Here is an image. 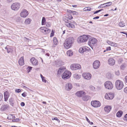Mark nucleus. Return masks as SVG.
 I'll return each mask as SVG.
<instances>
[{"mask_svg":"<svg viewBox=\"0 0 127 127\" xmlns=\"http://www.w3.org/2000/svg\"><path fill=\"white\" fill-rule=\"evenodd\" d=\"M74 38L72 37H70L66 39L64 43L65 48L67 49L71 47L74 43Z\"/></svg>","mask_w":127,"mask_h":127,"instance_id":"f257e3e1","label":"nucleus"},{"mask_svg":"<svg viewBox=\"0 0 127 127\" xmlns=\"http://www.w3.org/2000/svg\"><path fill=\"white\" fill-rule=\"evenodd\" d=\"M90 37V36L89 35H84L78 37L77 41L79 43L86 42L88 41Z\"/></svg>","mask_w":127,"mask_h":127,"instance_id":"f03ea898","label":"nucleus"},{"mask_svg":"<svg viewBox=\"0 0 127 127\" xmlns=\"http://www.w3.org/2000/svg\"><path fill=\"white\" fill-rule=\"evenodd\" d=\"M115 85L116 88L118 90H121L124 86L123 82L119 80H117L116 81Z\"/></svg>","mask_w":127,"mask_h":127,"instance_id":"7ed1b4c3","label":"nucleus"},{"mask_svg":"<svg viewBox=\"0 0 127 127\" xmlns=\"http://www.w3.org/2000/svg\"><path fill=\"white\" fill-rule=\"evenodd\" d=\"M20 4L18 2L13 3L11 6V9L13 10L16 11L18 10L20 8Z\"/></svg>","mask_w":127,"mask_h":127,"instance_id":"20e7f679","label":"nucleus"},{"mask_svg":"<svg viewBox=\"0 0 127 127\" xmlns=\"http://www.w3.org/2000/svg\"><path fill=\"white\" fill-rule=\"evenodd\" d=\"M71 73L69 71H65L62 75V77L64 79H67L70 78L71 76Z\"/></svg>","mask_w":127,"mask_h":127,"instance_id":"39448f33","label":"nucleus"},{"mask_svg":"<svg viewBox=\"0 0 127 127\" xmlns=\"http://www.w3.org/2000/svg\"><path fill=\"white\" fill-rule=\"evenodd\" d=\"M97 41V39L94 38H90L88 42V44L92 48V46L95 45Z\"/></svg>","mask_w":127,"mask_h":127,"instance_id":"423d86ee","label":"nucleus"},{"mask_svg":"<svg viewBox=\"0 0 127 127\" xmlns=\"http://www.w3.org/2000/svg\"><path fill=\"white\" fill-rule=\"evenodd\" d=\"M63 20L65 22V25L67 27L71 28H75L74 25L69 23L70 22L67 18H64Z\"/></svg>","mask_w":127,"mask_h":127,"instance_id":"0eeeda50","label":"nucleus"},{"mask_svg":"<svg viewBox=\"0 0 127 127\" xmlns=\"http://www.w3.org/2000/svg\"><path fill=\"white\" fill-rule=\"evenodd\" d=\"M104 85L105 88L108 89H111L113 87L112 83L111 82L109 81L105 82L104 84Z\"/></svg>","mask_w":127,"mask_h":127,"instance_id":"6e6552de","label":"nucleus"},{"mask_svg":"<svg viewBox=\"0 0 127 127\" xmlns=\"http://www.w3.org/2000/svg\"><path fill=\"white\" fill-rule=\"evenodd\" d=\"M70 68L72 70L79 69L81 68V65L78 64H74L71 65Z\"/></svg>","mask_w":127,"mask_h":127,"instance_id":"1a4fd4ad","label":"nucleus"},{"mask_svg":"<svg viewBox=\"0 0 127 127\" xmlns=\"http://www.w3.org/2000/svg\"><path fill=\"white\" fill-rule=\"evenodd\" d=\"M39 30L41 32L45 34H47L50 32L51 30L48 28L45 27H42L40 28Z\"/></svg>","mask_w":127,"mask_h":127,"instance_id":"9d476101","label":"nucleus"},{"mask_svg":"<svg viewBox=\"0 0 127 127\" xmlns=\"http://www.w3.org/2000/svg\"><path fill=\"white\" fill-rule=\"evenodd\" d=\"M114 95L113 93H106L105 95V97L107 99L111 100L114 97Z\"/></svg>","mask_w":127,"mask_h":127,"instance_id":"9b49d317","label":"nucleus"},{"mask_svg":"<svg viewBox=\"0 0 127 127\" xmlns=\"http://www.w3.org/2000/svg\"><path fill=\"white\" fill-rule=\"evenodd\" d=\"M91 104L93 106L95 107H99L101 105L100 102L97 100L92 101Z\"/></svg>","mask_w":127,"mask_h":127,"instance_id":"f8f14e48","label":"nucleus"},{"mask_svg":"<svg viewBox=\"0 0 127 127\" xmlns=\"http://www.w3.org/2000/svg\"><path fill=\"white\" fill-rule=\"evenodd\" d=\"M82 76L85 79L89 80H90L91 78L92 75L89 73H84L82 74Z\"/></svg>","mask_w":127,"mask_h":127,"instance_id":"ddd939ff","label":"nucleus"},{"mask_svg":"<svg viewBox=\"0 0 127 127\" xmlns=\"http://www.w3.org/2000/svg\"><path fill=\"white\" fill-rule=\"evenodd\" d=\"M90 49L87 47L84 46L81 47L79 50V52L80 53H83L87 51L90 50Z\"/></svg>","mask_w":127,"mask_h":127,"instance_id":"4468645a","label":"nucleus"},{"mask_svg":"<svg viewBox=\"0 0 127 127\" xmlns=\"http://www.w3.org/2000/svg\"><path fill=\"white\" fill-rule=\"evenodd\" d=\"M100 65V63L98 61H95L93 63V66L95 69H97L98 68Z\"/></svg>","mask_w":127,"mask_h":127,"instance_id":"2eb2a0df","label":"nucleus"},{"mask_svg":"<svg viewBox=\"0 0 127 127\" xmlns=\"http://www.w3.org/2000/svg\"><path fill=\"white\" fill-rule=\"evenodd\" d=\"M28 12L27 11V10L24 9L21 13L20 16L22 17L25 18L28 15Z\"/></svg>","mask_w":127,"mask_h":127,"instance_id":"dca6fc26","label":"nucleus"},{"mask_svg":"<svg viewBox=\"0 0 127 127\" xmlns=\"http://www.w3.org/2000/svg\"><path fill=\"white\" fill-rule=\"evenodd\" d=\"M72 84L70 83H67L65 86V88L66 90L69 91L72 88Z\"/></svg>","mask_w":127,"mask_h":127,"instance_id":"f3484780","label":"nucleus"},{"mask_svg":"<svg viewBox=\"0 0 127 127\" xmlns=\"http://www.w3.org/2000/svg\"><path fill=\"white\" fill-rule=\"evenodd\" d=\"M30 61L33 65L36 66L38 64V61L34 57L30 59Z\"/></svg>","mask_w":127,"mask_h":127,"instance_id":"a211bd4d","label":"nucleus"},{"mask_svg":"<svg viewBox=\"0 0 127 127\" xmlns=\"http://www.w3.org/2000/svg\"><path fill=\"white\" fill-rule=\"evenodd\" d=\"M86 94L85 92L83 91H80L77 92L75 94L78 97H81L82 96Z\"/></svg>","mask_w":127,"mask_h":127,"instance_id":"6ab92c4d","label":"nucleus"},{"mask_svg":"<svg viewBox=\"0 0 127 127\" xmlns=\"http://www.w3.org/2000/svg\"><path fill=\"white\" fill-rule=\"evenodd\" d=\"M64 62L61 60L57 61L55 62V64L56 66L58 67L60 66L64 65Z\"/></svg>","mask_w":127,"mask_h":127,"instance_id":"aec40b11","label":"nucleus"},{"mask_svg":"<svg viewBox=\"0 0 127 127\" xmlns=\"http://www.w3.org/2000/svg\"><path fill=\"white\" fill-rule=\"evenodd\" d=\"M108 61L109 64L110 65H114L115 63V60L112 58H111L108 59Z\"/></svg>","mask_w":127,"mask_h":127,"instance_id":"412c9836","label":"nucleus"},{"mask_svg":"<svg viewBox=\"0 0 127 127\" xmlns=\"http://www.w3.org/2000/svg\"><path fill=\"white\" fill-rule=\"evenodd\" d=\"M4 100L5 101H6L9 96V93L7 91L5 92L4 93Z\"/></svg>","mask_w":127,"mask_h":127,"instance_id":"4be33fe9","label":"nucleus"},{"mask_svg":"<svg viewBox=\"0 0 127 127\" xmlns=\"http://www.w3.org/2000/svg\"><path fill=\"white\" fill-rule=\"evenodd\" d=\"M111 107L110 106H107L104 108L105 111L107 113H109L110 112L111 109Z\"/></svg>","mask_w":127,"mask_h":127,"instance_id":"5701e85b","label":"nucleus"},{"mask_svg":"<svg viewBox=\"0 0 127 127\" xmlns=\"http://www.w3.org/2000/svg\"><path fill=\"white\" fill-rule=\"evenodd\" d=\"M19 64L21 66L23 65L24 64L23 57H21L18 61Z\"/></svg>","mask_w":127,"mask_h":127,"instance_id":"b1692460","label":"nucleus"},{"mask_svg":"<svg viewBox=\"0 0 127 127\" xmlns=\"http://www.w3.org/2000/svg\"><path fill=\"white\" fill-rule=\"evenodd\" d=\"M107 43H108V44L112 46L116 47L117 46V44L109 40H108L107 41Z\"/></svg>","mask_w":127,"mask_h":127,"instance_id":"393cba45","label":"nucleus"},{"mask_svg":"<svg viewBox=\"0 0 127 127\" xmlns=\"http://www.w3.org/2000/svg\"><path fill=\"white\" fill-rule=\"evenodd\" d=\"M9 105L8 104L3 105L1 107L0 109L1 111H4L9 108Z\"/></svg>","mask_w":127,"mask_h":127,"instance_id":"a878e982","label":"nucleus"},{"mask_svg":"<svg viewBox=\"0 0 127 127\" xmlns=\"http://www.w3.org/2000/svg\"><path fill=\"white\" fill-rule=\"evenodd\" d=\"M74 78L76 79H79L81 78V76L80 75L77 74H75L73 75Z\"/></svg>","mask_w":127,"mask_h":127,"instance_id":"bb28decb","label":"nucleus"},{"mask_svg":"<svg viewBox=\"0 0 127 127\" xmlns=\"http://www.w3.org/2000/svg\"><path fill=\"white\" fill-rule=\"evenodd\" d=\"M123 114V112L121 111H119L116 114L117 116L119 117H121Z\"/></svg>","mask_w":127,"mask_h":127,"instance_id":"cd10ccee","label":"nucleus"},{"mask_svg":"<svg viewBox=\"0 0 127 127\" xmlns=\"http://www.w3.org/2000/svg\"><path fill=\"white\" fill-rule=\"evenodd\" d=\"M9 101L10 105L12 106H13L14 104V99L13 98H10L9 99Z\"/></svg>","mask_w":127,"mask_h":127,"instance_id":"c85d7f7f","label":"nucleus"},{"mask_svg":"<svg viewBox=\"0 0 127 127\" xmlns=\"http://www.w3.org/2000/svg\"><path fill=\"white\" fill-rule=\"evenodd\" d=\"M67 54L68 56H71L73 55V52L72 50H68L67 52Z\"/></svg>","mask_w":127,"mask_h":127,"instance_id":"c756f323","label":"nucleus"},{"mask_svg":"<svg viewBox=\"0 0 127 127\" xmlns=\"http://www.w3.org/2000/svg\"><path fill=\"white\" fill-rule=\"evenodd\" d=\"M90 98V97L88 95H85L83 97L82 99L83 100L86 101L88 100Z\"/></svg>","mask_w":127,"mask_h":127,"instance_id":"7c9ffc66","label":"nucleus"},{"mask_svg":"<svg viewBox=\"0 0 127 127\" xmlns=\"http://www.w3.org/2000/svg\"><path fill=\"white\" fill-rule=\"evenodd\" d=\"M15 116L12 114H10L7 117V118L10 120L12 119L15 118Z\"/></svg>","mask_w":127,"mask_h":127,"instance_id":"2f4dec72","label":"nucleus"},{"mask_svg":"<svg viewBox=\"0 0 127 127\" xmlns=\"http://www.w3.org/2000/svg\"><path fill=\"white\" fill-rule=\"evenodd\" d=\"M125 23H124L123 22L121 21L119 23V26L121 27H124L125 26Z\"/></svg>","mask_w":127,"mask_h":127,"instance_id":"473e14b6","label":"nucleus"},{"mask_svg":"<svg viewBox=\"0 0 127 127\" xmlns=\"http://www.w3.org/2000/svg\"><path fill=\"white\" fill-rule=\"evenodd\" d=\"M31 21V19L30 18L27 19L25 20V23L27 24H29L30 23Z\"/></svg>","mask_w":127,"mask_h":127,"instance_id":"72a5a7b5","label":"nucleus"},{"mask_svg":"<svg viewBox=\"0 0 127 127\" xmlns=\"http://www.w3.org/2000/svg\"><path fill=\"white\" fill-rule=\"evenodd\" d=\"M91 8L90 7H88L85 8L83 10L84 11H89L91 10Z\"/></svg>","mask_w":127,"mask_h":127,"instance_id":"f704fd0d","label":"nucleus"},{"mask_svg":"<svg viewBox=\"0 0 127 127\" xmlns=\"http://www.w3.org/2000/svg\"><path fill=\"white\" fill-rule=\"evenodd\" d=\"M53 41L54 44L55 45L57 44L58 41L56 38V37H54L53 39Z\"/></svg>","mask_w":127,"mask_h":127,"instance_id":"c9c22d12","label":"nucleus"},{"mask_svg":"<svg viewBox=\"0 0 127 127\" xmlns=\"http://www.w3.org/2000/svg\"><path fill=\"white\" fill-rule=\"evenodd\" d=\"M63 72V70L62 69L60 68L58 71V74H60Z\"/></svg>","mask_w":127,"mask_h":127,"instance_id":"e433bc0d","label":"nucleus"},{"mask_svg":"<svg viewBox=\"0 0 127 127\" xmlns=\"http://www.w3.org/2000/svg\"><path fill=\"white\" fill-rule=\"evenodd\" d=\"M46 21L45 18L44 17H43L42 21V25H44L45 24V23Z\"/></svg>","mask_w":127,"mask_h":127,"instance_id":"4c0bfd02","label":"nucleus"},{"mask_svg":"<svg viewBox=\"0 0 127 127\" xmlns=\"http://www.w3.org/2000/svg\"><path fill=\"white\" fill-rule=\"evenodd\" d=\"M86 119L87 121L91 125H93V123L92 122H90V121L89 120L88 118L87 117H86Z\"/></svg>","mask_w":127,"mask_h":127,"instance_id":"58836bf2","label":"nucleus"},{"mask_svg":"<svg viewBox=\"0 0 127 127\" xmlns=\"http://www.w3.org/2000/svg\"><path fill=\"white\" fill-rule=\"evenodd\" d=\"M32 67L29 66L27 68V72L28 73L29 72H30L31 70L32 69Z\"/></svg>","mask_w":127,"mask_h":127,"instance_id":"ea45409f","label":"nucleus"},{"mask_svg":"<svg viewBox=\"0 0 127 127\" xmlns=\"http://www.w3.org/2000/svg\"><path fill=\"white\" fill-rule=\"evenodd\" d=\"M12 51L13 50L12 49L10 48H9L7 49V52L8 53H9L10 52H12Z\"/></svg>","mask_w":127,"mask_h":127,"instance_id":"a19ab883","label":"nucleus"},{"mask_svg":"<svg viewBox=\"0 0 127 127\" xmlns=\"http://www.w3.org/2000/svg\"><path fill=\"white\" fill-rule=\"evenodd\" d=\"M105 3L106 5V6L107 7L110 6L112 4V2H109Z\"/></svg>","mask_w":127,"mask_h":127,"instance_id":"79ce46f5","label":"nucleus"},{"mask_svg":"<svg viewBox=\"0 0 127 127\" xmlns=\"http://www.w3.org/2000/svg\"><path fill=\"white\" fill-rule=\"evenodd\" d=\"M126 65L125 64H123L121 66V69H124V68L126 67Z\"/></svg>","mask_w":127,"mask_h":127,"instance_id":"37998d69","label":"nucleus"},{"mask_svg":"<svg viewBox=\"0 0 127 127\" xmlns=\"http://www.w3.org/2000/svg\"><path fill=\"white\" fill-rule=\"evenodd\" d=\"M90 89L92 90H94L95 89V87L92 85H91L90 86Z\"/></svg>","mask_w":127,"mask_h":127,"instance_id":"c03bdc74","label":"nucleus"},{"mask_svg":"<svg viewBox=\"0 0 127 127\" xmlns=\"http://www.w3.org/2000/svg\"><path fill=\"white\" fill-rule=\"evenodd\" d=\"M22 95L23 96L25 97L27 96V93L26 92H24L22 94Z\"/></svg>","mask_w":127,"mask_h":127,"instance_id":"a18cd8bd","label":"nucleus"},{"mask_svg":"<svg viewBox=\"0 0 127 127\" xmlns=\"http://www.w3.org/2000/svg\"><path fill=\"white\" fill-rule=\"evenodd\" d=\"M52 120H57L58 121V122H60V120L59 119H58V118L57 117L52 118Z\"/></svg>","mask_w":127,"mask_h":127,"instance_id":"49530a36","label":"nucleus"},{"mask_svg":"<svg viewBox=\"0 0 127 127\" xmlns=\"http://www.w3.org/2000/svg\"><path fill=\"white\" fill-rule=\"evenodd\" d=\"M115 73L117 75H119L120 74V73L119 70L116 71L115 72Z\"/></svg>","mask_w":127,"mask_h":127,"instance_id":"de8ad7c7","label":"nucleus"},{"mask_svg":"<svg viewBox=\"0 0 127 127\" xmlns=\"http://www.w3.org/2000/svg\"><path fill=\"white\" fill-rule=\"evenodd\" d=\"M124 120L127 121V114H126L124 116Z\"/></svg>","mask_w":127,"mask_h":127,"instance_id":"09e8293b","label":"nucleus"},{"mask_svg":"<svg viewBox=\"0 0 127 127\" xmlns=\"http://www.w3.org/2000/svg\"><path fill=\"white\" fill-rule=\"evenodd\" d=\"M45 24L46 25V26L47 27H50L51 26L50 24L49 23H47L46 22Z\"/></svg>","mask_w":127,"mask_h":127,"instance_id":"8fccbe9b","label":"nucleus"},{"mask_svg":"<svg viewBox=\"0 0 127 127\" xmlns=\"http://www.w3.org/2000/svg\"><path fill=\"white\" fill-rule=\"evenodd\" d=\"M42 82H44L45 83H46L47 81L46 80L45 77H44L42 78Z\"/></svg>","mask_w":127,"mask_h":127,"instance_id":"3c124183","label":"nucleus"},{"mask_svg":"<svg viewBox=\"0 0 127 127\" xmlns=\"http://www.w3.org/2000/svg\"><path fill=\"white\" fill-rule=\"evenodd\" d=\"M68 19L69 20H71L73 18V17L71 15H70L68 16V17H67Z\"/></svg>","mask_w":127,"mask_h":127,"instance_id":"603ef678","label":"nucleus"},{"mask_svg":"<svg viewBox=\"0 0 127 127\" xmlns=\"http://www.w3.org/2000/svg\"><path fill=\"white\" fill-rule=\"evenodd\" d=\"M120 33L125 34L126 35H124V36L127 37V33L126 32H120Z\"/></svg>","mask_w":127,"mask_h":127,"instance_id":"864d4df0","label":"nucleus"},{"mask_svg":"<svg viewBox=\"0 0 127 127\" xmlns=\"http://www.w3.org/2000/svg\"><path fill=\"white\" fill-rule=\"evenodd\" d=\"M24 39L26 41H27V40H28L27 41L28 42H29L30 41V39H29L27 38L26 37H24Z\"/></svg>","mask_w":127,"mask_h":127,"instance_id":"5fc2aeb1","label":"nucleus"},{"mask_svg":"<svg viewBox=\"0 0 127 127\" xmlns=\"http://www.w3.org/2000/svg\"><path fill=\"white\" fill-rule=\"evenodd\" d=\"M102 10V9L99 10H98V11H96L94 13V14H95L96 13H97L98 12H100Z\"/></svg>","mask_w":127,"mask_h":127,"instance_id":"6e6d98bb","label":"nucleus"},{"mask_svg":"<svg viewBox=\"0 0 127 127\" xmlns=\"http://www.w3.org/2000/svg\"><path fill=\"white\" fill-rule=\"evenodd\" d=\"M21 91V90L20 89H16L15 90V92L17 93H19Z\"/></svg>","mask_w":127,"mask_h":127,"instance_id":"4d7b16f0","label":"nucleus"},{"mask_svg":"<svg viewBox=\"0 0 127 127\" xmlns=\"http://www.w3.org/2000/svg\"><path fill=\"white\" fill-rule=\"evenodd\" d=\"M3 97V95L2 94L0 93V101L1 100Z\"/></svg>","mask_w":127,"mask_h":127,"instance_id":"13d9d810","label":"nucleus"},{"mask_svg":"<svg viewBox=\"0 0 127 127\" xmlns=\"http://www.w3.org/2000/svg\"><path fill=\"white\" fill-rule=\"evenodd\" d=\"M19 120V119H16L12 120L13 122H17Z\"/></svg>","mask_w":127,"mask_h":127,"instance_id":"bf43d9fd","label":"nucleus"},{"mask_svg":"<svg viewBox=\"0 0 127 127\" xmlns=\"http://www.w3.org/2000/svg\"><path fill=\"white\" fill-rule=\"evenodd\" d=\"M124 91L126 93H127V87L125 88L124 90Z\"/></svg>","mask_w":127,"mask_h":127,"instance_id":"052dcab7","label":"nucleus"},{"mask_svg":"<svg viewBox=\"0 0 127 127\" xmlns=\"http://www.w3.org/2000/svg\"><path fill=\"white\" fill-rule=\"evenodd\" d=\"M54 32H53V30L52 31V32L51 33V35H50V37H52L54 35Z\"/></svg>","mask_w":127,"mask_h":127,"instance_id":"680f3d73","label":"nucleus"},{"mask_svg":"<svg viewBox=\"0 0 127 127\" xmlns=\"http://www.w3.org/2000/svg\"><path fill=\"white\" fill-rule=\"evenodd\" d=\"M110 50L111 47H109L106 48V50H107V51Z\"/></svg>","mask_w":127,"mask_h":127,"instance_id":"e2e57ef3","label":"nucleus"},{"mask_svg":"<svg viewBox=\"0 0 127 127\" xmlns=\"http://www.w3.org/2000/svg\"><path fill=\"white\" fill-rule=\"evenodd\" d=\"M25 104L24 102H22L21 103V105L22 106H25Z\"/></svg>","mask_w":127,"mask_h":127,"instance_id":"0e129e2a","label":"nucleus"},{"mask_svg":"<svg viewBox=\"0 0 127 127\" xmlns=\"http://www.w3.org/2000/svg\"><path fill=\"white\" fill-rule=\"evenodd\" d=\"M6 0V1L7 2V3H10V2H11L13 0Z\"/></svg>","mask_w":127,"mask_h":127,"instance_id":"69168bd1","label":"nucleus"},{"mask_svg":"<svg viewBox=\"0 0 127 127\" xmlns=\"http://www.w3.org/2000/svg\"><path fill=\"white\" fill-rule=\"evenodd\" d=\"M72 13H73V14L76 15L77 14V13L76 11H73Z\"/></svg>","mask_w":127,"mask_h":127,"instance_id":"338daca9","label":"nucleus"},{"mask_svg":"<svg viewBox=\"0 0 127 127\" xmlns=\"http://www.w3.org/2000/svg\"><path fill=\"white\" fill-rule=\"evenodd\" d=\"M125 79L126 82L127 83V75L125 77Z\"/></svg>","mask_w":127,"mask_h":127,"instance_id":"774afa93","label":"nucleus"}]
</instances>
